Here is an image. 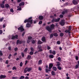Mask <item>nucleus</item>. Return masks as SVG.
Wrapping results in <instances>:
<instances>
[{"label":"nucleus","mask_w":79,"mask_h":79,"mask_svg":"<svg viewBox=\"0 0 79 79\" xmlns=\"http://www.w3.org/2000/svg\"><path fill=\"white\" fill-rule=\"evenodd\" d=\"M21 55H22V57H24V54L23 52L21 53Z\"/></svg>","instance_id":"4c0bfd02"},{"label":"nucleus","mask_w":79,"mask_h":79,"mask_svg":"<svg viewBox=\"0 0 79 79\" xmlns=\"http://www.w3.org/2000/svg\"><path fill=\"white\" fill-rule=\"evenodd\" d=\"M2 30H0V34H2Z\"/></svg>","instance_id":"13d9d810"},{"label":"nucleus","mask_w":79,"mask_h":79,"mask_svg":"<svg viewBox=\"0 0 79 79\" xmlns=\"http://www.w3.org/2000/svg\"><path fill=\"white\" fill-rule=\"evenodd\" d=\"M57 43L58 44H60V41H58L57 42Z\"/></svg>","instance_id":"864d4df0"},{"label":"nucleus","mask_w":79,"mask_h":79,"mask_svg":"<svg viewBox=\"0 0 79 79\" xmlns=\"http://www.w3.org/2000/svg\"><path fill=\"white\" fill-rule=\"evenodd\" d=\"M13 79H18V77H12Z\"/></svg>","instance_id":"79ce46f5"},{"label":"nucleus","mask_w":79,"mask_h":79,"mask_svg":"<svg viewBox=\"0 0 79 79\" xmlns=\"http://www.w3.org/2000/svg\"><path fill=\"white\" fill-rule=\"evenodd\" d=\"M73 2L74 5H77V2L75 0H73Z\"/></svg>","instance_id":"9d476101"},{"label":"nucleus","mask_w":79,"mask_h":79,"mask_svg":"<svg viewBox=\"0 0 79 79\" xmlns=\"http://www.w3.org/2000/svg\"><path fill=\"white\" fill-rule=\"evenodd\" d=\"M79 65L78 64L76 65L75 66L76 69H77V68H79Z\"/></svg>","instance_id":"c85d7f7f"},{"label":"nucleus","mask_w":79,"mask_h":79,"mask_svg":"<svg viewBox=\"0 0 79 79\" xmlns=\"http://www.w3.org/2000/svg\"><path fill=\"white\" fill-rule=\"evenodd\" d=\"M0 55L1 56H2L3 55V53H2V51H0Z\"/></svg>","instance_id":"37998d69"},{"label":"nucleus","mask_w":79,"mask_h":79,"mask_svg":"<svg viewBox=\"0 0 79 79\" xmlns=\"http://www.w3.org/2000/svg\"><path fill=\"white\" fill-rule=\"evenodd\" d=\"M27 68H25L24 70V73H27Z\"/></svg>","instance_id":"2eb2a0df"},{"label":"nucleus","mask_w":79,"mask_h":79,"mask_svg":"<svg viewBox=\"0 0 79 79\" xmlns=\"http://www.w3.org/2000/svg\"><path fill=\"white\" fill-rule=\"evenodd\" d=\"M38 48L39 49V52H42V49L41 48H42V47L40 45H39L38 46Z\"/></svg>","instance_id":"39448f33"},{"label":"nucleus","mask_w":79,"mask_h":79,"mask_svg":"<svg viewBox=\"0 0 79 79\" xmlns=\"http://www.w3.org/2000/svg\"><path fill=\"white\" fill-rule=\"evenodd\" d=\"M52 22H55V19H53L52 20Z\"/></svg>","instance_id":"774afa93"},{"label":"nucleus","mask_w":79,"mask_h":79,"mask_svg":"<svg viewBox=\"0 0 79 79\" xmlns=\"http://www.w3.org/2000/svg\"><path fill=\"white\" fill-rule=\"evenodd\" d=\"M42 60H39L38 62V64H42Z\"/></svg>","instance_id":"aec40b11"},{"label":"nucleus","mask_w":79,"mask_h":79,"mask_svg":"<svg viewBox=\"0 0 79 79\" xmlns=\"http://www.w3.org/2000/svg\"><path fill=\"white\" fill-rule=\"evenodd\" d=\"M64 35V34L63 33H60V36H61V37H63Z\"/></svg>","instance_id":"cd10ccee"},{"label":"nucleus","mask_w":79,"mask_h":79,"mask_svg":"<svg viewBox=\"0 0 79 79\" xmlns=\"http://www.w3.org/2000/svg\"><path fill=\"white\" fill-rule=\"evenodd\" d=\"M53 35L54 36H55V37H58V34L56 33H54Z\"/></svg>","instance_id":"412c9836"},{"label":"nucleus","mask_w":79,"mask_h":79,"mask_svg":"<svg viewBox=\"0 0 79 79\" xmlns=\"http://www.w3.org/2000/svg\"><path fill=\"white\" fill-rule=\"evenodd\" d=\"M69 31H70L69 30H67L65 31V32H66V33H68V32H69Z\"/></svg>","instance_id":"7c9ffc66"},{"label":"nucleus","mask_w":79,"mask_h":79,"mask_svg":"<svg viewBox=\"0 0 79 79\" xmlns=\"http://www.w3.org/2000/svg\"><path fill=\"white\" fill-rule=\"evenodd\" d=\"M6 64H8V60H7L6 61Z\"/></svg>","instance_id":"5fc2aeb1"},{"label":"nucleus","mask_w":79,"mask_h":79,"mask_svg":"<svg viewBox=\"0 0 79 79\" xmlns=\"http://www.w3.org/2000/svg\"><path fill=\"white\" fill-rule=\"evenodd\" d=\"M18 35H16L15 36H12L11 38V36H10L9 39H17L18 38Z\"/></svg>","instance_id":"7ed1b4c3"},{"label":"nucleus","mask_w":79,"mask_h":79,"mask_svg":"<svg viewBox=\"0 0 79 79\" xmlns=\"http://www.w3.org/2000/svg\"><path fill=\"white\" fill-rule=\"evenodd\" d=\"M6 27V25L4 24L3 25V27Z\"/></svg>","instance_id":"338daca9"},{"label":"nucleus","mask_w":79,"mask_h":79,"mask_svg":"<svg viewBox=\"0 0 79 79\" xmlns=\"http://www.w3.org/2000/svg\"><path fill=\"white\" fill-rule=\"evenodd\" d=\"M69 30L70 31L71 30V26H69Z\"/></svg>","instance_id":"a19ab883"},{"label":"nucleus","mask_w":79,"mask_h":79,"mask_svg":"<svg viewBox=\"0 0 79 79\" xmlns=\"http://www.w3.org/2000/svg\"><path fill=\"white\" fill-rule=\"evenodd\" d=\"M28 39L29 40H31V39H32V37L31 36H29L28 37Z\"/></svg>","instance_id":"09e8293b"},{"label":"nucleus","mask_w":79,"mask_h":79,"mask_svg":"<svg viewBox=\"0 0 79 79\" xmlns=\"http://www.w3.org/2000/svg\"><path fill=\"white\" fill-rule=\"evenodd\" d=\"M42 40L43 42H46V40H45V37L44 36L42 38Z\"/></svg>","instance_id":"0eeeda50"},{"label":"nucleus","mask_w":79,"mask_h":79,"mask_svg":"<svg viewBox=\"0 0 79 79\" xmlns=\"http://www.w3.org/2000/svg\"><path fill=\"white\" fill-rule=\"evenodd\" d=\"M43 16H40L39 17V19L40 20H42V19H43Z\"/></svg>","instance_id":"a211bd4d"},{"label":"nucleus","mask_w":79,"mask_h":79,"mask_svg":"<svg viewBox=\"0 0 79 79\" xmlns=\"http://www.w3.org/2000/svg\"><path fill=\"white\" fill-rule=\"evenodd\" d=\"M16 68L15 67H14L12 68V70H16Z\"/></svg>","instance_id":"473e14b6"},{"label":"nucleus","mask_w":79,"mask_h":79,"mask_svg":"<svg viewBox=\"0 0 79 79\" xmlns=\"http://www.w3.org/2000/svg\"><path fill=\"white\" fill-rule=\"evenodd\" d=\"M34 53V52H33V51H31L30 53V55H33Z\"/></svg>","instance_id":"58836bf2"},{"label":"nucleus","mask_w":79,"mask_h":79,"mask_svg":"<svg viewBox=\"0 0 79 79\" xmlns=\"http://www.w3.org/2000/svg\"><path fill=\"white\" fill-rule=\"evenodd\" d=\"M53 33H52L50 36V39H51V38H52V37H53Z\"/></svg>","instance_id":"c756f323"},{"label":"nucleus","mask_w":79,"mask_h":79,"mask_svg":"<svg viewBox=\"0 0 79 79\" xmlns=\"http://www.w3.org/2000/svg\"><path fill=\"white\" fill-rule=\"evenodd\" d=\"M3 18L0 19V21H1V22H2V21H3Z\"/></svg>","instance_id":"bf43d9fd"},{"label":"nucleus","mask_w":79,"mask_h":79,"mask_svg":"<svg viewBox=\"0 0 79 79\" xmlns=\"http://www.w3.org/2000/svg\"><path fill=\"white\" fill-rule=\"evenodd\" d=\"M19 40H18L17 41V44H19Z\"/></svg>","instance_id":"603ef678"},{"label":"nucleus","mask_w":79,"mask_h":79,"mask_svg":"<svg viewBox=\"0 0 79 79\" xmlns=\"http://www.w3.org/2000/svg\"><path fill=\"white\" fill-rule=\"evenodd\" d=\"M60 24L61 25V26H64V22L62 21V22L60 23Z\"/></svg>","instance_id":"9b49d317"},{"label":"nucleus","mask_w":79,"mask_h":79,"mask_svg":"<svg viewBox=\"0 0 79 79\" xmlns=\"http://www.w3.org/2000/svg\"><path fill=\"white\" fill-rule=\"evenodd\" d=\"M32 44H35V41L34 40L32 41Z\"/></svg>","instance_id":"0e129e2a"},{"label":"nucleus","mask_w":79,"mask_h":79,"mask_svg":"<svg viewBox=\"0 0 79 79\" xmlns=\"http://www.w3.org/2000/svg\"><path fill=\"white\" fill-rule=\"evenodd\" d=\"M12 56V55L11 54H10L9 55V56L8 57V58H9V59H10V58H11V56Z\"/></svg>","instance_id":"72a5a7b5"},{"label":"nucleus","mask_w":79,"mask_h":79,"mask_svg":"<svg viewBox=\"0 0 79 79\" xmlns=\"http://www.w3.org/2000/svg\"><path fill=\"white\" fill-rule=\"evenodd\" d=\"M51 27H50L49 26H47L46 29L48 31H51L52 29H54V27H55V25L53 24H52L51 25Z\"/></svg>","instance_id":"f03ea898"},{"label":"nucleus","mask_w":79,"mask_h":79,"mask_svg":"<svg viewBox=\"0 0 79 79\" xmlns=\"http://www.w3.org/2000/svg\"><path fill=\"white\" fill-rule=\"evenodd\" d=\"M31 52H33V51H34V48L32 47L31 48Z\"/></svg>","instance_id":"ea45409f"},{"label":"nucleus","mask_w":79,"mask_h":79,"mask_svg":"<svg viewBox=\"0 0 79 79\" xmlns=\"http://www.w3.org/2000/svg\"><path fill=\"white\" fill-rule=\"evenodd\" d=\"M1 7L2 8H4L5 7V6L3 4H2L1 5Z\"/></svg>","instance_id":"bb28decb"},{"label":"nucleus","mask_w":79,"mask_h":79,"mask_svg":"<svg viewBox=\"0 0 79 79\" xmlns=\"http://www.w3.org/2000/svg\"><path fill=\"white\" fill-rule=\"evenodd\" d=\"M52 53L53 55H55V54H56V52L55 51H53L52 52Z\"/></svg>","instance_id":"393cba45"},{"label":"nucleus","mask_w":79,"mask_h":79,"mask_svg":"<svg viewBox=\"0 0 79 79\" xmlns=\"http://www.w3.org/2000/svg\"><path fill=\"white\" fill-rule=\"evenodd\" d=\"M52 75H55V72H54V71H52Z\"/></svg>","instance_id":"c03bdc74"},{"label":"nucleus","mask_w":79,"mask_h":79,"mask_svg":"<svg viewBox=\"0 0 79 79\" xmlns=\"http://www.w3.org/2000/svg\"><path fill=\"white\" fill-rule=\"evenodd\" d=\"M39 71H41V70H42V68H41L40 67L39 68Z\"/></svg>","instance_id":"e2e57ef3"},{"label":"nucleus","mask_w":79,"mask_h":79,"mask_svg":"<svg viewBox=\"0 0 79 79\" xmlns=\"http://www.w3.org/2000/svg\"><path fill=\"white\" fill-rule=\"evenodd\" d=\"M5 7L6 8H10V5H9L8 4H6L5 5Z\"/></svg>","instance_id":"1a4fd4ad"},{"label":"nucleus","mask_w":79,"mask_h":79,"mask_svg":"<svg viewBox=\"0 0 79 79\" xmlns=\"http://www.w3.org/2000/svg\"><path fill=\"white\" fill-rule=\"evenodd\" d=\"M60 18H63V15H60Z\"/></svg>","instance_id":"3c124183"},{"label":"nucleus","mask_w":79,"mask_h":79,"mask_svg":"<svg viewBox=\"0 0 79 79\" xmlns=\"http://www.w3.org/2000/svg\"><path fill=\"white\" fill-rule=\"evenodd\" d=\"M24 5V2H23L19 4V6H23Z\"/></svg>","instance_id":"dca6fc26"},{"label":"nucleus","mask_w":79,"mask_h":79,"mask_svg":"<svg viewBox=\"0 0 79 79\" xmlns=\"http://www.w3.org/2000/svg\"><path fill=\"white\" fill-rule=\"evenodd\" d=\"M51 48L49 46H48V50H50Z\"/></svg>","instance_id":"6e6d98bb"},{"label":"nucleus","mask_w":79,"mask_h":79,"mask_svg":"<svg viewBox=\"0 0 79 79\" xmlns=\"http://www.w3.org/2000/svg\"><path fill=\"white\" fill-rule=\"evenodd\" d=\"M15 51H16L17 50H18V48H15Z\"/></svg>","instance_id":"680f3d73"},{"label":"nucleus","mask_w":79,"mask_h":79,"mask_svg":"<svg viewBox=\"0 0 79 79\" xmlns=\"http://www.w3.org/2000/svg\"><path fill=\"white\" fill-rule=\"evenodd\" d=\"M57 66H60V62H57Z\"/></svg>","instance_id":"e433bc0d"},{"label":"nucleus","mask_w":79,"mask_h":79,"mask_svg":"<svg viewBox=\"0 0 79 79\" xmlns=\"http://www.w3.org/2000/svg\"><path fill=\"white\" fill-rule=\"evenodd\" d=\"M49 57L50 58H53L54 56L52 55H49Z\"/></svg>","instance_id":"4be33fe9"},{"label":"nucleus","mask_w":79,"mask_h":79,"mask_svg":"<svg viewBox=\"0 0 79 79\" xmlns=\"http://www.w3.org/2000/svg\"><path fill=\"white\" fill-rule=\"evenodd\" d=\"M60 20V18H59L58 19H55V22H59Z\"/></svg>","instance_id":"f8f14e48"},{"label":"nucleus","mask_w":79,"mask_h":79,"mask_svg":"<svg viewBox=\"0 0 79 79\" xmlns=\"http://www.w3.org/2000/svg\"><path fill=\"white\" fill-rule=\"evenodd\" d=\"M52 69L54 70V71H56V68L55 67H53L52 68Z\"/></svg>","instance_id":"b1692460"},{"label":"nucleus","mask_w":79,"mask_h":79,"mask_svg":"<svg viewBox=\"0 0 79 79\" xmlns=\"http://www.w3.org/2000/svg\"><path fill=\"white\" fill-rule=\"evenodd\" d=\"M31 58V56L30 55H28L27 57V60H29Z\"/></svg>","instance_id":"f3484780"},{"label":"nucleus","mask_w":79,"mask_h":79,"mask_svg":"<svg viewBox=\"0 0 79 79\" xmlns=\"http://www.w3.org/2000/svg\"><path fill=\"white\" fill-rule=\"evenodd\" d=\"M32 70V68H27V70L28 72H30V71H31Z\"/></svg>","instance_id":"4468645a"},{"label":"nucleus","mask_w":79,"mask_h":79,"mask_svg":"<svg viewBox=\"0 0 79 79\" xmlns=\"http://www.w3.org/2000/svg\"><path fill=\"white\" fill-rule=\"evenodd\" d=\"M20 66H21V67H22V66H23V62H21L20 64Z\"/></svg>","instance_id":"49530a36"},{"label":"nucleus","mask_w":79,"mask_h":79,"mask_svg":"<svg viewBox=\"0 0 79 79\" xmlns=\"http://www.w3.org/2000/svg\"><path fill=\"white\" fill-rule=\"evenodd\" d=\"M19 44H22V41H19Z\"/></svg>","instance_id":"052dcab7"},{"label":"nucleus","mask_w":79,"mask_h":79,"mask_svg":"<svg viewBox=\"0 0 79 79\" xmlns=\"http://www.w3.org/2000/svg\"><path fill=\"white\" fill-rule=\"evenodd\" d=\"M32 19V17H30L28 19L25 20L24 23H30L29 24L28 23L27 24L26 27H29L31 26V24L32 23V20H31Z\"/></svg>","instance_id":"f257e3e1"},{"label":"nucleus","mask_w":79,"mask_h":79,"mask_svg":"<svg viewBox=\"0 0 79 79\" xmlns=\"http://www.w3.org/2000/svg\"><path fill=\"white\" fill-rule=\"evenodd\" d=\"M53 64H52V63L49 64V69H51L53 67Z\"/></svg>","instance_id":"423d86ee"},{"label":"nucleus","mask_w":79,"mask_h":79,"mask_svg":"<svg viewBox=\"0 0 79 79\" xmlns=\"http://www.w3.org/2000/svg\"><path fill=\"white\" fill-rule=\"evenodd\" d=\"M18 30L19 31H24V29L23 28V27L22 26H21V27H20L18 28Z\"/></svg>","instance_id":"20e7f679"},{"label":"nucleus","mask_w":79,"mask_h":79,"mask_svg":"<svg viewBox=\"0 0 79 79\" xmlns=\"http://www.w3.org/2000/svg\"><path fill=\"white\" fill-rule=\"evenodd\" d=\"M17 8H18V9L17 10V11H19V10L20 11V10H21V7L19 8V6H17Z\"/></svg>","instance_id":"6ab92c4d"},{"label":"nucleus","mask_w":79,"mask_h":79,"mask_svg":"<svg viewBox=\"0 0 79 79\" xmlns=\"http://www.w3.org/2000/svg\"><path fill=\"white\" fill-rule=\"evenodd\" d=\"M24 76H21L19 78L20 79H24Z\"/></svg>","instance_id":"a878e982"},{"label":"nucleus","mask_w":79,"mask_h":79,"mask_svg":"<svg viewBox=\"0 0 79 79\" xmlns=\"http://www.w3.org/2000/svg\"><path fill=\"white\" fill-rule=\"evenodd\" d=\"M58 68L59 69H60V70H61V67H60V66H58Z\"/></svg>","instance_id":"de8ad7c7"},{"label":"nucleus","mask_w":79,"mask_h":79,"mask_svg":"<svg viewBox=\"0 0 79 79\" xmlns=\"http://www.w3.org/2000/svg\"><path fill=\"white\" fill-rule=\"evenodd\" d=\"M42 21H40L39 23V24H42Z\"/></svg>","instance_id":"a18cd8bd"},{"label":"nucleus","mask_w":79,"mask_h":79,"mask_svg":"<svg viewBox=\"0 0 79 79\" xmlns=\"http://www.w3.org/2000/svg\"><path fill=\"white\" fill-rule=\"evenodd\" d=\"M27 51V48H26L24 51V52H26Z\"/></svg>","instance_id":"8fccbe9b"},{"label":"nucleus","mask_w":79,"mask_h":79,"mask_svg":"<svg viewBox=\"0 0 79 79\" xmlns=\"http://www.w3.org/2000/svg\"><path fill=\"white\" fill-rule=\"evenodd\" d=\"M38 44H42V42L40 40H39L38 41Z\"/></svg>","instance_id":"5701e85b"},{"label":"nucleus","mask_w":79,"mask_h":79,"mask_svg":"<svg viewBox=\"0 0 79 79\" xmlns=\"http://www.w3.org/2000/svg\"><path fill=\"white\" fill-rule=\"evenodd\" d=\"M8 49L9 50H11V47H9Z\"/></svg>","instance_id":"69168bd1"},{"label":"nucleus","mask_w":79,"mask_h":79,"mask_svg":"<svg viewBox=\"0 0 79 79\" xmlns=\"http://www.w3.org/2000/svg\"><path fill=\"white\" fill-rule=\"evenodd\" d=\"M58 60L59 61H61V58L60 57H58Z\"/></svg>","instance_id":"2f4dec72"},{"label":"nucleus","mask_w":79,"mask_h":79,"mask_svg":"<svg viewBox=\"0 0 79 79\" xmlns=\"http://www.w3.org/2000/svg\"><path fill=\"white\" fill-rule=\"evenodd\" d=\"M10 11L12 13H13L14 12V10H13V8H11L10 9Z\"/></svg>","instance_id":"f704fd0d"},{"label":"nucleus","mask_w":79,"mask_h":79,"mask_svg":"<svg viewBox=\"0 0 79 79\" xmlns=\"http://www.w3.org/2000/svg\"><path fill=\"white\" fill-rule=\"evenodd\" d=\"M68 11H69L68 10H66L65 11L63 12L62 13V15H64V14H65V13H68Z\"/></svg>","instance_id":"ddd939ff"},{"label":"nucleus","mask_w":79,"mask_h":79,"mask_svg":"<svg viewBox=\"0 0 79 79\" xmlns=\"http://www.w3.org/2000/svg\"><path fill=\"white\" fill-rule=\"evenodd\" d=\"M48 71H49V70L46 69V73H48Z\"/></svg>","instance_id":"4d7b16f0"},{"label":"nucleus","mask_w":79,"mask_h":79,"mask_svg":"<svg viewBox=\"0 0 79 79\" xmlns=\"http://www.w3.org/2000/svg\"><path fill=\"white\" fill-rule=\"evenodd\" d=\"M5 77H6V76L5 75H1L0 76V79H2V78H5Z\"/></svg>","instance_id":"6e6552de"},{"label":"nucleus","mask_w":79,"mask_h":79,"mask_svg":"<svg viewBox=\"0 0 79 79\" xmlns=\"http://www.w3.org/2000/svg\"><path fill=\"white\" fill-rule=\"evenodd\" d=\"M75 59L76 60H78L79 58L78 57V56H75Z\"/></svg>","instance_id":"c9c22d12"}]
</instances>
